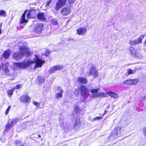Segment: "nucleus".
Returning a JSON list of instances; mask_svg holds the SVG:
<instances>
[{"label":"nucleus","mask_w":146,"mask_h":146,"mask_svg":"<svg viewBox=\"0 0 146 146\" xmlns=\"http://www.w3.org/2000/svg\"><path fill=\"white\" fill-rule=\"evenodd\" d=\"M10 54L9 51H6L4 53L3 56L5 58H8Z\"/></svg>","instance_id":"nucleus-21"},{"label":"nucleus","mask_w":146,"mask_h":146,"mask_svg":"<svg viewBox=\"0 0 146 146\" xmlns=\"http://www.w3.org/2000/svg\"><path fill=\"white\" fill-rule=\"evenodd\" d=\"M13 126V124H11V123L10 124H9V123H8L6 125V129H9Z\"/></svg>","instance_id":"nucleus-32"},{"label":"nucleus","mask_w":146,"mask_h":146,"mask_svg":"<svg viewBox=\"0 0 146 146\" xmlns=\"http://www.w3.org/2000/svg\"><path fill=\"white\" fill-rule=\"evenodd\" d=\"M58 91L59 92L57 93L56 95V96L57 98H60L62 96V94L63 92V90L60 87L58 88Z\"/></svg>","instance_id":"nucleus-16"},{"label":"nucleus","mask_w":146,"mask_h":146,"mask_svg":"<svg viewBox=\"0 0 146 146\" xmlns=\"http://www.w3.org/2000/svg\"><path fill=\"white\" fill-rule=\"evenodd\" d=\"M143 132L144 135L146 136V127H144L143 129Z\"/></svg>","instance_id":"nucleus-39"},{"label":"nucleus","mask_w":146,"mask_h":146,"mask_svg":"<svg viewBox=\"0 0 146 146\" xmlns=\"http://www.w3.org/2000/svg\"><path fill=\"white\" fill-rule=\"evenodd\" d=\"M122 131L121 128L120 126L117 127L114 131V133H115L114 136H120Z\"/></svg>","instance_id":"nucleus-14"},{"label":"nucleus","mask_w":146,"mask_h":146,"mask_svg":"<svg viewBox=\"0 0 146 146\" xmlns=\"http://www.w3.org/2000/svg\"><path fill=\"white\" fill-rule=\"evenodd\" d=\"M27 11H26L23 14L20 21V23H25L27 21V20L25 19V18L26 14H27V17L29 19L35 17L37 13V12L35 9L31 10L28 13H27Z\"/></svg>","instance_id":"nucleus-3"},{"label":"nucleus","mask_w":146,"mask_h":146,"mask_svg":"<svg viewBox=\"0 0 146 146\" xmlns=\"http://www.w3.org/2000/svg\"><path fill=\"white\" fill-rule=\"evenodd\" d=\"M52 1V0H48L46 1L45 3V6L46 8H48L49 5Z\"/></svg>","instance_id":"nucleus-27"},{"label":"nucleus","mask_w":146,"mask_h":146,"mask_svg":"<svg viewBox=\"0 0 146 146\" xmlns=\"http://www.w3.org/2000/svg\"><path fill=\"white\" fill-rule=\"evenodd\" d=\"M102 118V117H96L94 118L93 119V120L94 121H95L96 120H99L101 119Z\"/></svg>","instance_id":"nucleus-38"},{"label":"nucleus","mask_w":146,"mask_h":146,"mask_svg":"<svg viewBox=\"0 0 146 146\" xmlns=\"http://www.w3.org/2000/svg\"><path fill=\"white\" fill-rule=\"evenodd\" d=\"M72 12L71 8L68 7H66L61 9L60 13L63 16H66L68 15Z\"/></svg>","instance_id":"nucleus-6"},{"label":"nucleus","mask_w":146,"mask_h":146,"mask_svg":"<svg viewBox=\"0 0 146 146\" xmlns=\"http://www.w3.org/2000/svg\"><path fill=\"white\" fill-rule=\"evenodd\" d=\"M40 83H43L44 82V79L43 78H42L41 80V81L39 80Z\"/></svg>","instance_id":"nucleus-43"},{"label":"nucleus","mask_w":146,"mask_h":146,"mask_svg":"<svg viewBox=\"0 0 146 146\" xmlns=\"http://www.w3.org/2000/svg\"><path fill=\"white\" fill-rule=\"evenodd\" d=\"M30 54L31 52L29 49L25 46H23L20 47V52L14 53L13 56L15 60H19L22 58L24 55L28 56Z\"/></svg>","instance_id":"nucleus-2"},{"label":"nucleus","mask_w":146,"mask_h":146,"mask_svg":"<svg viewBox=\"0 0 146 146\" xmlns=\"http://www.w3.org/2000/svg\"><path fill=\"white\" fill-rule=\"evenodd\" d=\"M144 35H142L139 36L138 39L135 40V44H139L141 43L142 42V40L144 38Z\"/></svg>","instance_id":"nucleus-19"},{"label":"nucleus","mask_w":146,"mask_h":146,"mask_svg":"<svg viewBox=\"0 0 146 146\" xmlns=\"http://www.w3.org/2000/svg\"><path fill=\"white\" fill-rule=\"evenodd\" d=\"M75 1L76 0H68V3L70 4H73Z\"/></svg>","instance_id":"nucleus-40"},{"label":"nucleus","mask_w":146,"mask_h":146,"mask_svg":"<svg viewBox=\"0 0 146 146\" xmlns=\"http://www.w3.org/2000/svg\"><path fill=\"white\" fill-rule=\"evenodd\" d=\"M33 60H25L21 62H14V69L16 70L18 69L27 68L29 66L31 68L34 69L37 67H41L44 63V62L40 59L36 55H35Z\"/></svg>","instance_id":"nucleus-1"},{"label":"nucleus","mask_w":146,"mask_h":146,"mask_svg":"<svg viewBox=\"0 0 146 146\" xmlns=\"http://www.w3.org/2000/svg\"><path fill=\"white\" fill-rule=\"evenodd\" d=\"M14 91H13V88L12 90H8L7 91V92L8 96L9 97H11L13 94V92Z\"/></svg>","instance_id":"nucleus-22"},{"label":"nucleus","mask_w":146,"mask_h":146,"mask_svg":"<svg viewBox=\"0 0 146 146\" xmlns=\"http://www.w3.org/2000/svg\"><path fill=\"white\" fill-rule=\"evenodd\" d=\"M108 111H105L104 112V114H103L102 115V116H103L104 115H105L108 112Z\"/></svg>","instance_id":"nucleus-46"},{"label":"nucleus","mask_w":146,"mask_h":146,"mask_svg":"<svg viewBox=\"0 0 146 146\" xmlns=\"http://www.w3.org/2000/svg\"><path fill=\"white\" fill-rule=\"evenodd\" d=\"M80 125L81 122L80 119L78 118L76 119L74 125V129L76 130L78 129L80 127Z\"/></svg>","instance_id":"nucleus-15"},{"label":"nucleus","mask_w":146,"mask_h":146,"mask_svg":"<svg viewBox=\"0 0 146 146\" xmlns=\"http://www.w3.org/2000/svg\"><path fill=\"white\" fill-rule=\"evenodd\" d=\"M80 109L78 106H76L74 108V111L76 113H79L80 111Z\"/></svg>","instance_id":"nucleus-24"},{"label":"nucleus","mask_w":146,"mask_h":146,"mask_svg":"<svg viewBox=\"0 0 146 146\" xmlns=\"http://www.w3.org/2000/svg\"><path fill=\"white\" fill-rule=\"evenodd\" d=\"M52 24L54 25H56L58 24V22L55 19H54L52 21Z\"/></svg>","instance_id":"nucleus-34"},{"label":"nucleus","mask_w":146,"mask_h":146,"mask_svg":"<svg viewBox=\"0 0 146 146\" xmlns=\"http://www.w3.org/2000/svg\"><path fill=\"white\" fill-rule=\"evenodd\" d=\"M129 50L133 56L139 59H142L143 57L140 50H136L133 47H130Z\"/></svg>","instance_id":"nucleus-4"},{"label":"nucleus","mask_w":146,"mask_h":146,"mask_svg":"<svg viewBox=\"0 0 146 146\" xmlns=\"http://www.w3.org/2000/svg\"><path fill=\"white\" fill-rule=\"evenodd\" d=\"M43 28V26L41 24H38L36 25V27H35V31L38 33H40Z\"/></svg>","instance_id":"nucleus-13"},{"label":"nucleus","mask_w":146,"mask_h":146,"mask_svg":"<svg viewBox=\"0 0 146 146\" xmlns=\"http://www.w3.org/2000/svg\"><path fill=\"white\" fill-rule=\"evenodd\" d=\"M11 106H9L8 107V108H7V109L6 110V112H5V115H7L9 112V110H10V109H11Z\"/></svg>","instance_id":"nucleus-35"},{"label":"nucleus","mask_w":146,"mask_h":146,"mask_svg":"<svg viewBox=\"0 0 146 146\" xmlns=\"http://www.w3.org/2000/svg\"><path fill=\"white\" fill-rule=\"evenodd\" d=\"M2 24L1 23H0V35L1 34V27H2Z\"/></svg>","instance_id":"nucleus-45"},{"label":"nucleus","mask_w":146,"mask_h":146,"mask_svg":"<svg viewBox=\"0 0 146 146\" xmlns=\"http://www.w3.org/2000/svg\"><path fill=\"white\" fill-rule=\"evenodd\" d=\"M37 17L38 19L41 20H46L45 15L42 13H40L37 15Z\"/></svg>","instance_id":"nucleus-18"},{"label":"nucleus","mask_w":146,"mask_h":146,"mask_svg":"<svg viewBox=\"0 0 146 146\" xmlns=\"http://www.w3.org/2000/svg\"><path fill=\"white\" fill-rule=\"evenodd\" d=\"M33 104L34 105L36 106L37 107H40V104L37 102H34Z\"/></svg>","instance_id":"nucleus-36"},{"label":"nucleus","mask_w":146,"mask_h":146,"mask_svg":"<svg viewBox=\"0 0 146 146\" xmlns=\"http://www.w3.org/2000/svg\"><path fill=\"white\" fill-rule=\"evenodd\" d=\"M129 44L131 45H134L135 44V40H131L129 42Z\"/></svg>","instance_id":"nucleus-37"},{"label":"nucleus","mask_w":146,"mask_h":146,"mask_svg":"<svg viewBox=\"0 0 146 146\" xmlns=\"http://www.w3.org/2000/svg\"><path fill=\"white\" fill-rule=\"evenodd\" d=\"M100 89L99 88H97V89H93L91 90V92L92 93H97L99 90Z\"/></svg>","instance_id":"nucleus-29"},{"label":"nucleus","mask_w":146,"mask_h":146,"mask_svg":"<svg viewBox=\"0 0 146 146\" xmlns=\"http://www.w3.org/2000/svg\"><path fill=\"white\" fill-rule=\"evenodd\" d=\"M21 102L29 103L30 102V98L27 95H24L22 96L19 99Z\"/></svg>","instance_id":"nucleus-10"},{"label":"nucleus","mask_w":146,"mask_h":146,"mask_svg":"<svg viewBox=\"0 0 146 146\" xmlns=\"http://www.w3.org/2000/svg\"><path fill=\"white\" fill-rule=\"evenodd\" d=\"M145 46H146V40L145 41Z\"/></svg>","instance_id":"nucleus-50"},{"label":"nucleus","mask_w":146,"mask_h":146,"mask_svg":"<svg viewBox=\"0 0 146 146\" xmlns=\"http://www.w3.org/2000/svg\"><path fill=\"white\" fill-rule=\"evenodd\" d=\"M100 97H106L108 96L106 93L101 92L100 93Z\"/></svg>","instance_id":"nucleus-28"},{"label":"nucleus","mask_w":146,"mask_h":146,"mask_svg":"<svg viewBox=\"0 0 146 146\" xmlns=\"http://www.w3.org/2000/svg\"><path fill=\"white\" fill-rule=\"evenodd\" d=\"M62 66L59 65L54 66L49 69V72L51 74L54 73L56 70H60L62 68Z\"/></svg>","instance_id":"nucleus-12"},{"label":"nucleus","mask_w":146,"mask_h":146,"mask_svg":"<svg viewBox=\"0 0 146 146\" xmlns=\"http://www.w3.org/2000/svg\"><path fill=\"white\" fill-rule=\"evenodd\" d=\"M38 136L39 137V138H40L41 137V136L40 135H38Z\"/></svg>","instance_id":"nucleus-49"},{"label":"nucleus","mask_w":146,"mask_h":146,"mask_svg":"<svg viewBox=\"0 0 146 146\" xmlns=\"http://www.w3.org/2000/svg\"><path fill=\"white\" fill-rule=\"evenodd\" d=\"M8 66V64L7 63L5 67H4L3 66V67L4 69V72L6 73H7L9 72V70L7 68Z\"/></svg>","instance_id":"nucleus-30"},{"label":"nucleus","mask_w":146,"mask_h":146,"mask_svg":"<svg viewBox=\"0 0 146 146\" xmlns=\"http://www.w3.org/2000/svg\"><path fill=\"white\" fill-rule=\"evenodd\" d=\"M78 80L79 82L84 84H86L88 82L86 79L81 77H78Z\"/></svg>","instance_id":"nucleus-20"},{"label":"nucleus","mask_w":146,"mask_h":146,"mask_svg":"<svg viewBox=\"0 0 146 146\" xmlns=\"http://www.w3.org/2000/svg\"><path fill=\"white\" fill-rule=\"evenodd\" d=\"M135 70H132L131 69H129L127 70V74L128 75H129L131 74H132L135 73Z\"/></svg>","instance_id":"nucleus-26"},{"label":"nucleus","mask_w":146,"mask_h":146,"mask_svg":"<svg viewBox=\"0 0 146 146\" xmlns=\"http://www.w3.org/2000/svg\"><path fill=\"white\" fill-rule=\"evenodd\" d=\"M92 98H97V97H96V94H93L92 95Z\"/></svg>","instance_id":"nucleus-42"},{"label":"nucleus","mask_w":146,"mask_h":146,"mask_svg":"<svg viewBox=\"0 0 146 146\" xmlns=\"http://www.w3.org/2000/svg\"><path fill=\"white\" fill-rule=\"evenodd\" d=\"M21 86H22V85H21L20 84L17 85L15 86L13 88V91H14L15 90V89H19L21 87Z\"/></svg>","instance_id":"nucleus-31"},{"label":"nucleus","mask_w":146,"mask_h":146,"mask_svg":"<svg viewBox=\"0 0 146 146\" xmlns=\"http://www.w3.org/2000/svg\"><path fill=\"white\" fill-rule=\"evenodd\" d=\"M138 82L137 79L127 80L125 81L124 83L127 85H133L137 84Z\"/></svg>","instance_id":"nucleus-11"},{"label":"nucleus","mask_w":146,"mask_h":146,"mask_svg":"<svg viewBox=\"0 0 146 146\" xmlns=\"http://www.w3.org/2000/svg\"><path fill=\"white\" fill-rule=\"evenodd\" d=\"M66 0H58L56 4L55 9L56 10H59L65 5Z\"/></svg>","instance_id":"nucleus-7"},{"label":"nucleus","mask_w":146,"mask_h":146,"mask_svg":"<svg viewBox=\"0 0 146 146\" xmlns=\"http://www.w3.org/2000/svg\"><path fill=\"white\" fill-rule=\"evenodd\" d=\"M142 68V67H141V66L139 68H138V70H139V69H141Z\"/></svg>","instance_id":"nucleus-47"},{"label":"nucleus","mask_w":146,"mask_h":146,"mask_svg":"<svg viewBox=\"0 0 146 146\" xmlns=\"http://www.w3.org/2000/svg\"><path fill=\"white\" fill-rule=\"evenodd\" d=\"M18 120V119L17 118L13 119L11 121V124H12L13 125H14L17 122Z\"/></svg>","instance_id":"nucleus-25"},{"label":"nucleus","mask_w":146,"mask_h":146,"mask_svg":"<svg viewBox=\"0 0 146 146\" xmlns=\"http://www.w3.org/2000/svg\"><path fill=\"white\" fill-rule=\"evenodd\" d=\"M80 89H76L74 92V94L77 96H78L80 92Z\"/></svg>","instance_id":"nucleus-33"},{"label":"nucleus","mask_w":146,"mask_h":146,"mask_svg":"<svg viewBox=\"0 0 146 146\" xmlns=\"http://www.w3.org/2000/svg\"><path fill=\"white\" fill-rule=\"evenodd\" d=\"M81 91L80 92L81 96H83L84 98V101L85 102V99L89 95V92L88 88L85 86H82L80 88Z\"/></svg>","instance_id":"nucleus-5"},{"label":"nucleus","mask_w":146,"mask_h":146,"mask_svg":"<svg viewBox=\"0 0 146 146\" xmlns=\"http://www.w3.org/2000/svg\"><path fill=\"white\" fill-rule=\"evenodd\" d=\"M0 16H2L4 17L6 16L7 14L6 12L3 10H0Z\"/></svg>","instance_id":"nucleus-23"},{"label":"nucleus","mask_w":146,"mask_h":146,"mask_svg":"<svg viewBox=\"0 0 146 146\" xmlns=\"http://www.w3.org/2000/svg\"><path fill=\"white\" fill-rule=\"evenodd\" d=\"M144 100L146 101V96L145 97Z\"/></svg>","instance_id":"nucleus-48"},{"label":"nucleus","mask_w":146,"mask_h":146,"mask_svg":"<svg viewBox=\"0 0 146 146\" xmlns=\"http://www.w3.org/2000/svg\"><path fill=\"white\" fill-rule=\"evenodd\" d=\"M100 93H97L96 94V97H97V98H98V97H100Z\"/></svg>","instance_id":"nucleus-44"},{"label":"nucleus","mask_w":146,"mask_h":146,"mask_svg":"<svg viewBox=\"0 0 146 146\" xmlns=\"http://www.w3.org/2000/svg\"><path fill=\"white\" fill-rule=\"evenodd\" d=\"M46 53L44 54V55L47 56L50 52V51L49 50H46Z\"/></svg>","instance_id":"nucleus-41"},{"label":"nucleus","mask_w":146,"mask_h":146,"mask_svg":"<svg viewBox=\"0 0 146 146\" xmlns=\"http://www.w3.org/2000/svg\"><path fill=\"white\" fill-rule=\"evenodd\" d=\"M87 33V28L85 27L79 28L77 30V33L79 35H84L86 34Z\"/></svg>","instance_id":"nucleus-9"},{"label":"nucleus","mask_w":146,"mask_h":146,"mask_svg":"<svg viewBox=\"0 0 146 146\" xmlns=\"http://www.w3.org/2000/svg\"><path fill=\"white\" fill-rule=\"evenodd\" d=\"M106 93L110 96L114 98H117L119 97V96L117 94L113 92H107Z\"/></svg>","instance_id":"nucleus-17"},{"label":"nucleus","mask_w":146,"mask_h":146,"mask_svg":"<svg viewBox=\"0 0 146 146\" xmlns=\"http://www.w3.org/2000/svg\"><path fill=\"white\" fill-rule=\"evenodd\" d=\"M88 74L89 76H93L95 78L98 76V72L94 66H92L90 67L88 72Z\"/></svg>","instance_id":"nucleus-8"}]
</instances>
